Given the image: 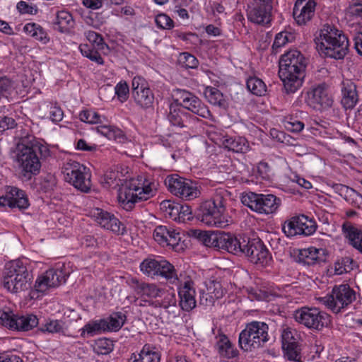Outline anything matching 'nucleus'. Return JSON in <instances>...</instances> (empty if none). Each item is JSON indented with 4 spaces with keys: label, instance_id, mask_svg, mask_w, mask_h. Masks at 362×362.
<instances>
[{
    "label": "nucleus",
    "instance_id": "nucleus-1",
    "mask_svg": "<svg viewBox=\"0 0 362 362\" xmlns=\"http://www.w3.org/2000/svg\"><path fill=\"white\" fill-rule=\"evenodd\" d=\"M308 59L297 49H291L281 55L279 62V76L285 92L296 93L305 77Z\"/></svg>",
    "mask_w": 362,
    "mask_h": 362
},
{
    "label": "nucleus",
    "instance_id": "nucleus-2",
    "mask_svg": "<svg viewBox=\"0 0 362 362\" xmlns=\"http://www.w3.org/2000/svg\"><path fill=\"white\" fill-rule=\"evenodd\" d=\"M28 142L16 147L15 157L18 163L21 175L25 180H29L33 175L40 173V160L45 159L50 155L48 146L42 142L29 145Z\"/></svg>",
    "mask_w": 362,
    "mask_h": 362
},
{
    "label": "nucleus",
    "instance_id": "nucleus-3",
    "mask_svg": "<svg viewBox=\"0 0 362 362\" xmlns=\"http://www.w3.org/2000/svg\"><path fill=\"white\" fill-rule=\"evenodd\" d=\"M154 183L146 180L131 179L127 180L118 190L120 206L126 211H132L136 203L153 197Z\"/></svg>",
    "mask_w": 362,
    "mask_h": 362
},
{
    "label": "nucleus",
    "instance_id": "nucleus-4",
    "mask_svg": "<svg viewBox=\"0 0 362 362\" xmlns=\"http://www.w3.org/2000/svg\"><path fill=\"white\" fill-rule=\"evenodd\" d=\"M227 200L221 194H215L199 206L197 219L208 226L225 228L231 221L226 208Z\"/></svg>",
    "mask_w": 362,
    "mask_h": 362
},
{
    "label": "nucleus",
    "instance_id": "nucleus-5",
    "mask_svg": "<svg viewBox=\"0 0 362 362\" xmlns=\"http://www.w3.org/2000/svg\"><path fill=\"white\" fill-rule=\"evenodd\" d=\"M269 325L261 321L254 320L247 323L239 334V346L245 351H253L262 348L270 341Z\"/></svg>",
    "mask_w": 362,
    "mask_h": 362
},
{
    "label": "nucleus",
    "instance_id": "nucleus-6",
    "mask_svg": "<svg viewBox=\"0 0 362 362\" xmlns=\"http://www.w3.org/2000/svg\"><path fill=\"white\" fill-rule=\"evenodd\" d=\"M32 274L27 262L21 259L12 261L6 267L4 286L12 293H19L31 287Z\"/></svg>",
    "mask_w": 362,
    "mask_h": 362
},
{
    "label": "nucleus",
    "instance_id": "nucleus-7",
    "mask_svg": "<svg viewBox=\"0 0 362 362\" xmlns=\"http://www.w3.org/2000/svg\"><path fill=\"white\" fill-rule=\"evenodd\" d=\"M198 238L206 247L224 250L238 256H241L242 243L245 240V238H238L233 234L223 231L211 233L200 231Z\"/></svg>",
    "mask_w": 362,
    "mask_h": 362
},
{
    "label": "nucleus",
    "instance_id": "nucleus-8",
    "mask_svg": "<svg viewBox=\"0 0 362 362\" xmlns=\"http://www.w3.org/2000/svg\"><path fill=\"white\" fill-rule=\"evenodd\" d=\"M62 173L66 182L75 188L87 193L91 187V173L90 169L80 163L69 160L64 163Z\"/></svg>",
    "mask_w": 362,
    "mask_h": 362
},
{
    "label": "nucleus",
    "instance_id": "nucleus-9",
    "mask_svg": "<svg viewBox=\"0 0 362 362\" xmlns=\"http://www.w3.org/2000/svg\"><path fill=\"white\" fill-rule=\"evenodd\" d=\"M356 300V293L349 284L334 286L331 294L322 298L323 304L337 314L346 310Z\"/></svg>",
    "mask_w": 362,
    "mask_h": 362
},
{
    "label": "nucleus",
    "instance_id": "nucleus-10",
    "mask_svg": "<svg viewBox=\"0 0 362 362\" xmlns=\"http://www.w3.org/2000/svg\"><path fill=\"white\" fill-rule=\"evenodd\" d=\"M293 317L298 323L317 331L331 323L330 315L317 308L302 307L294 311Z\"/></svg>",
    "mask_w": 362,
    "mask_h": 362
},
{
    "label": "nucleus",
    "instance_id": "nucleus-11",
    "mask_svg": "<svg viewBox=\"0 0 362 362\" xmlns=\"http://www.w3.org/2000/svg\"><path fill=\"white\" fill-rule=\"evenodd\" d=\"M139 268L144 274L151 278L159 276L170 284L178 281L174 266L165 259L146 258L141 262Z\"/></svg>",
    "mask_w": 362,
    "mask_h": 362
},
{
    "label": "nucleus",
    "instance_id": "nucleus-12",
    "mask_svg": "<svg viewBox=\"0 0 362 362\" xmlns=\"http://www.w3.org/2000/svg\"><path fill=\"white\" fill-rule=\"evenodd\" d=\"M242 203L259 214H272L281 204V199L272 194H263L249 192L243 195Z\"/></svg>",
    "mask_w": 362,
    "mask_h": 362
},
{
    "label": "nucleus",
    "instance_id": "nucleus-13",
    "mask_svg": "<svg viewBox=\"0 0 362 362\" xmlns=\"http://www.w3.org/2000/svg\"><path fill=\"white\" fill-rule=\"evenodd\" d=\"M164 182L173 194L182 199L192 200L200 194V191L195 182L182 177L177 174L168 175Z\"/></svg>",
    "mask_w": 362,
    "mask_h": 362
},
{
    "label": "nucleus",
    "instance_id": "nucleus-14",
    "mask_svg": "<svg viewBox=\"0 0 362 362\" xmlns=\"http://www.w3.org/2000/svg\"><path fill=\"white\" fill-rule=\"evenodd\" d=\"M177 98L175 103L204 119H211L212 115L209 107L195 94L185 89L177 88L175 90Z\"/></svg>",
    "mask_w": 362,
    "mask_h": 362
},
{
    "label": "nucleus",
    "instance_id": "nucleus-15",
    "mask_svg": "<svg viewBox=\"0 0 362 362\" xmlns=\"http://www.w3.org/2000/svg\"><path fill=\"white\" fill-rule=\"evenodd\" d=\"M241 256L247 257L255 264L267 265L272 261V256L266 245L259 238L243 240Z\"/></svg>",
    "mask_w": 362,
    "mask_h": 362
},
{
    "label": "nucleus",
    "instance_id": "nucleus-16",
    "mask_svg": "<svg viewBox=\"0 0 362 362\" xmlns=\"http://www.w3.org/2000/svg\"><path fill=\"white\" fill-rule=\"evenodd\" d=\"M0 323L11 329L26 332L39 326L40 320L33 314L18 315L11 311L0 310Z\"/></svg>",
    "mask_w": 362,
    "mask_h": 362
},
{
    "label": "nucleus",
    "instance_id": "nucleus-17",
    "mask_svg": "<svg viewBox=\"0 0 362 362\" xmlns=\"http://www.w3.org/2000/svg\"><path fill=\"white\" fill-rule=\"evenodd\" d=\"M315 221L305 215L292 217L282 226V230L287 237L296 235L309 236L317 230Z\"/></svg>",
    "mask_w": 362,
    "mask_h": 362
},
{
    "label": "nucleus",
    "instance_id": "nucleus-18",
    "mask_svg": "<svg viewBox=\"0 0 362 362\" xmlns=\"http://www.w3.org/2000/svg\"><path fill=\"white\" fill-rule=\"evenodd\" d=\"M305 102L313 109L321 110L331 107L334 101L328 85L321 83L311 86L307 91Z\"/></svg>",
    "mask_w": 362,
    "mask_h": 362
},
{
    "label": "nucleus",
    "instance_id": "nucleus-19",
    "mask_svg": "<svg viewBox=\"0 0 362 362\" xmlns=\"http://www.w3.org/2000/svg\"><path fill=\"white\" fill-rule=\"evenodd\" d=\"M273 0H252L248 5V20L255 24L266 25L271 23Z\"/></svg>",
    "mask_w": 362,
    "mask_h": 362
},
{
    "label": "nucleus",
    "instance_id": "nucleus-20",
    "mask_svg": "<svg viewBox=\"0 0 362 362\" xmlns=\"http://www.w3.org/2000/svg\"><path fill=\"white\" fill-rule=\"evenodd\" d=\"M175 284L177 285L180 298L179 307L180 309L185 312L192 310L197 305L194 281L189 276H186L183 279L178 278V281Z\"/></svg>",
    "mask_w": 362,
    "mask_h": 362
},
{
    "label": "nucleus",
    "instance_id": "nucleus-21",
    "mask_svg": "<svg viewBox=\"0 0 362 362\" xmlns=\"http://www.w3.org/2000/svg\"><path fill=\"white\" fill-rule=\"evenodd\" d=\"M132 85V94L136 104L142 109L152 107L154 94L149 88L148 82L141 76H134Z\"/></svg>",
    "mask_w": 362,
    "mask_h": 362
},
{
    "label": "nucleus",
    "instance_id": "nucleus-22",
    "mask_svg": "<svg viewBox=\"0 0 362 362\" xmlns=\"http://www.w3.org/2000/svg\"><path fill=\"white\" fill-rule=\"evenodd\" d=\"M94 221L103 228L112 232L117 235H122L126 233V227L113 214L96 208L92 211Z\"/></svg>",
    "mask_w": 362,
    "mask_h": 362
},
{
    "label": "nucleus",
    "instance_id": "nucleus-23",
    "mask_svg": "<svg viewBox=\"0 0 362 362\" xmlns=\"http://www.w3.org/2000/svg\"><path fill=\"white\" fill-rule=\"evenodd\" d=\"M170 123L175 127L185 128L188 131L194 132L199 119L197 117L182 109L180 107L171 105L168 115Z\"/></svg>",
    "mask_w": 362,
    "mask_h": 362
},
{
    "label": "nucleus",
    "instance_id": "nucleus-24",
    "mask_svg": "<svg viewBox=\"0 0 362 362\" xmlns=\"http://www.w3.org/2000/svg\"><path fill=\"white\" fill-rule=\"evenodd\" d=\"M68 276L69 274L62 269H50L37 279L34 286L37 292L43 293L49 288L65 283Z\"/></svg>",
    "mask_w": 362,
    "mask_h": 362
},
{
    "label": "nucleus",
    "instance_id": "nucleus-25",
    "mask_svg": "<svg viewBox=\"0 0 362 362\" xmlns=\"http://www.w3.org/2000/svg\"><path fill=\"white\" fill-rule=\"evenodd\" d=\"M209 139L216 144H222L225 148L235 153H246L249 150L247 139L242 136H229L228 135L218 134L213 131L209 132Z\"/></svg>",
    "mask_w": 362,
    "mask_h": 362
},
{
    "label": "nucleus",
    "instance_id": "nucleus-26",
    "mask_svg": "<svg viewBox=\"0 0 362 362\" xmlns=\"http://www.w3.org/2000/svg\"><path fill=\"white\" fill-rule=\"evenodd\" d=\"M322 40L329 45H349L348 37L343 32L328 24L323 26L319 35L314 39L316 45H325Z\"/></svg>",
    "mask_w": 362,
    "mask_h": 362
},
{
    "label": "nucleus",
    "instance_id": "nucleus-27",
    "mask_svg": "<svg viewBox=\"0 0 362 362\" xmlns=\"http://www.w3.org/2000/svg\"><path fill=\"white\" fill-rule=\"evenodd\" d=\"M29 201L23 190L16 187H8L6 193L0 196V206H8L10 208L25 209L29 206Z\"/></svg>",
    "mask_w": 362,
    "mask_h": 362
},
{
    "label": "nucleus",
    "instance_id": "nucleus-28",
    "mask_svg": "<svg viewBox=\"0 0 362 362\" xmlns=\"http://www.w3.org/2000/svg\"><path fill=\"white\" fill-rule=\"evenodd\" d=\"M162 298L160 300H156L155 301L148 300H141L145 303H148L149 305H152L155 308H163L168 313L173 314L174 316H177L179 314L180 307L177 305V300L175 290L171 288L170 290H165L163 288V293H162Z\"/></svg>",
    "mask_w": 362,
    "mask_h": 362
},
{
    "label": "nucleus",
    "instance_id": "nucleus-29",
    "mask_svg": "<svg viewBox=\"0 0 362 362\" xmlns=\"http://www.w3.org/2000/svg\"><path fill=\"white\" fill-rule=\"evenodd\" d=\"M340 102L346 110L353 109L358 101L356 85L350 79H343L339 84Z\"/></svg>",
    "mask_w": 362,
    "mask_h": 362
},
{
    "label": "nucleus",
    "instance_id": "nucleus-30",
    "mask_svg": "<svg viewBox=\"0 0 362 362\" xmlns=\"http://www.w3.org/2000/svg\"><path fill=\"white\" fill-rule=\"evenodd\" d=\"M153 238L162 246L175 247L180 240V233L166 226H158L153 231Z\"/></svg>",
    "mask_w": 362,
    "mask_h": 362
},
{
    "label": "nucleus",
    "instance_id": "nucleus-31",
    "mask_svg": "<svg viewBox=\"0 0 362 362\" xmlns=\"http://www.w3.org/2000/svg\"><path fill=\"white\" fill-rule=\"evenodd\" d=\"M127 282L129 286L141 296L157 298H160L163 293V288L158 287L155 284L140 281L136 278H131Z\"/></svg>",
    "mask_w": 362,
    "mask_h": 362
},
{
    "label": "nucleus",
    "instance_id": "nucleus-32",
    "mask_svg": "<svg viewBox=\"0 0 362 362\" xmlns=\"http://www.w3.org/2000/svg\"><path fill=\"white\" fill-rule=\"evenodd\" d=\"M215 334V348L221 357L226 358H233L238 355V351L235 349L228 337L223 333L221 329H217L216 333L213 329Z\"/></svg>",
    "mask_w": 362,
    "mask_h": 362
},
{
    "label": "nucleus",
    "instance_id": "nucleus-33",
    "mask_svg": "<svg viewBox=\"0 0 362 362\" xmlns=\"http://www.w3.org/2000/svg\"><path fill=\"white\" fill-rule=\"evenodd\" d=\"M325 250L310 247L299 250L296 260L303 264L313 265L324 262L325 260Z\"/></svg>",
    "mask_w": 362,
    "mask_h": 362
},
{
    "label": "nucleus",
    "instance_id": "nucleus-34",
    "mask_svg": "<svg viewBox=\"0 0 362 362\" xmlns=\"http://www.w3.org/2000/svg\"><path fill=\"white\" fill-rule=\"evenodd\" d=\"M161 355L157 349L146 344L139 351L131 354L127 362H160Z\"/></svg>",
    "mask_w": 362,
    "mask_h": 362
},
{
    "label": "nucleus",
    "instance_id": "nucleus-35",
    "mask_svg": "<svg viewBox=\"0 0 362 362\" xmlns=\"http://www.w3.org/2000/svg\"><path fill=\"white\" fill-rule=\"evenodd\" d=\"M341 230L349 244L362 255V230L349 221L342 224Z\"/></svg>",
    "mask_w": 362,
    "mask_h": 362
},
{
    "label": "nucleus",
    "instance_id": "nucleus-36",
    "mask_svg": "<svg viewBox=\"0 0 362 362\" xmlns=\"http://www.w3.org/2000/svg\"><path fill=\"white\" fill-rule=\"evenodd\" d=\"M66 324L62 320L51 318L45 319L40 322L37 330L42 333L65 334Z\"/></svg>",
    "mask_w": 362,
    "mask_h": 362
},
{
    "label": "nucleus",
    "instance_id": "nucleus-37",
    "mask_svg": "<svg viewBox=\"0 0 362 362\" xmlns=\"http://www.w3.org/2000/svg\"><path fill=\"white\" fill-rule=\"evenodd\" d=\"M105 320V328L106 332H117L124 325L127 320V315L122 312H115L110 315Z\"/></svg>",
    "mask_w": 362,
    "mask_h": 362
},
{
    "label": "nucleus",
    "instance_id": "nucleus-38",
    "mask_svg": "<svg viewBox=\"0 0 362 362\" xmlns=\"http://www.w3.org/2000/svg\"><path fill=\"white\" fill-rule=\"evenodd\" d=\"M105 320L90 321L86 323L81 329V336L83 338L93 337L96 334L105 332Z\"/></svg>",
    "mask_w": 362,
    "mask_h": 362
},
{
    "label": "nucleus",
    "instance_id": "nucleus-39",
    "mask_svg": "<svg viewBox=\"0 0 362 362\" xmlns=\"http://www.w3.org/2000/svg\"><path fill=\"white\" fill-rule=\"evenodd\" d=\"M74 25L71 14L65 11L57 12L54 29L61 33H68Z\"/></svg>",
    "mask_w": 362,
    "mask_h": 362
},
{
    "label": "nucleus",
    "instance_id": "nucleus-40",
    "mask_svg": "<svg viewBox=\"0 0 362 362\" xmlns=\"http://www.w3.org/2000/svg\"><path fill=\"white\" fill-rule=\"evenodd\" d=\"M315 10V8L311 7L310 4L306 7L305 6H300L297 8L295 4L293 9V15L298 25H305L308 21L311 20L314 15Z\"/></svg>",
    "mask_w": 362,
    "mask_h": 362
},
{
    "label": "nucleus",
    "instance_id": "nucleus-41",
    "mask_svg": "<svg viewBox=\"0 0 362 362\" xmlns=\"http://www.w3.org/2000/svg\"><path fill=\"white\" fill-rule=\"evenodd\" d=\"M16 136L18 138V141L17 142L16 147H18L20 145L25 144L26 141L28 142V146L37 142L43 141L31 134V131L28 127H23V126H21L17 127Z\"/></svg>",
    "mask_w": 362,
    "mask_h": 362
},
{
    "label": "nucleus",
    "instance_id": "nucleus-42",
    "mask_svg": "<svg viewBox=\"0 0 362 362\" xmlns=\"http://www.w3.org/2000/svg\"><path fill=\"white\" fill-rule=\"evenodd\" d=\"M247 90L252 94L262 96L267 93V86L264 82L257 76H251L247 79Z\"/></svg>",
    "mask_w": 362,
    "mask_h": 362
},
{
    "label": "nucleus",
    "instance_id": "nucleus-43",
    "mask_svg": "<svg viewBox=\"0 0 362 362\" xmlns=\"http://www.w3.org/2000/svg\"><path fill=\"white\" fill-rule=\"evenodd\" d=\"M97 132L110 140H118L121 142L124 139L122 131L113 126H98L97 127Z\"/></svg>",
    "mask_w": 362,
    "mask_h": 362
},
{
    "label": "nucleus",
    "instance_id": "nucleus-44",
    "mask_svg": "<svg viewBox=\"0 0 362 362\" xmlns=\"http://www.w3.org/2000/svg\"><path fill=\"white\" fill-rule=\"evenodd\" d=\"M105 47H78L83 56L98 64H103L104 61L101 55Z\"/></svg>",
    "mask_w": 362,
    "mask_h": 362
},
{
    "label": "nucleus",
    "instance_id": "nucleus-45",
    "mask_svg": "<svg viewBox=\"0 0 362 362\" xmlns=\"http://www.w3.org/2000/svg\"><path fill=\"white\" fill-rule=\"evenodd\" d=\"M318 52L327 57L342 59L348 52V47H320Z\"/></svg>",
    "mask_w": 362,
    "mask_h": 362
},
{
    "label": "nucleus",
    "instance_id": "nucleus-46",
    "mask_svg": "<svg viewBox=\"0 0 362 362\" xmlns=\"http://www.w3.org/2000/svg\"><path fill=\"white\" fill-rule=\"evenodd\" d=\"M204 95L211 104L222 107L225 105L223 93L216 88L207 87L204 90Z\"/></svg>",
    "mask_w": 362,
    "mask_h": 362
},
{
    "label": "nucleus",
    "instance_id": "nucleus-47",
    "mask_svg": "<svg viewBox=\"0 0 362 362\" xmlns=\"http://www.w3.org/2000/svg\"><path fill=\"white\" fill-rule=\"evenodd\" d=\"M179 203L172 200H163L160 204V209L167 216L176 221L179 216L178 213Z\"/></svg>",
    "mask_w": 362,
    "mask_h": 362
},
{
    "label": "nucleus",
    "instance_id": "nucleus-48",
    "mask_svg": "<svg viewBox=\"0 0 362 362\" xmlns=\"http://www.w3.org/2000/svg\"><path fill=\"white\" fill-rule=\"evenodd\" d=\"M93 349L94 352L98 355H106L113 350V344L109 339L100 338L95 341Z\"/></svg>",
    "mask_w": 362,
    "mask_h": 362
},
{
    "label": "nucleus",
    "instance_id": "nucleus-49",
    "mask_svg": "<svg viewBox=\"0 0 362 362\" xmlns=\"http://www.w3.org/2000/svg\"><path fill=\"white\" fill-rule=\"evenodd\" d=\"M354 262L349 257H342L334 263V271L337 275L350 272L354 269Z\"/></svg>",
    "mask_w": 362,
    "mask_h": 362
},
{
    "label": "nucleus",
    "instance_id": "nucleus-50",
    "mask_svg": "<svg viewBox=\"0 0 362 362\" xmlns=\"http://www.w3.org/2000/svg\"><path fill=\"white\" fill-rule=\"evenodd\" d=\"M284 352V356L289 361L295 362H302L300 356V349L298 344H291L282 346Z\"/></svg>",
    "mask_w": 362,
    "mask_h": 362
},
{
    "label": "nucleus",
    "instance_id": "nucleus-51",
    "mask_svg": "<svg viewBox=\"0 0 362 362\" xmlns=\"http://www.w3.org/2000/svg\"><path fill=\"white\" fill-rule=\"evenodd\" d=\"M57 180L56 177L51 173H48L41 177L40 182V189L44 192L53 191L57 186Z\"/></svg>",
    "mask_w": 362,
    "mask_h": 362
},
{
    "label": "nucleus",
    "instance_id": "nucleus-52",
    "mask_svg": "<svg viewBox=\"0 0 362 362\" xmlns=\"http://www.w3.org/2000/svg\"><path fill=\"white\" fill-rule=\"evenodd\" d=\"M297 332L296 329L288 327H283L281 329L282 346L297 344Z\"/></svg>",
    "mask_w": 362,
    "mask_h": 362
},
{
    "label": "nucleus",
    "instance_id": "nucleus-53",
    "mask_svg": "<svg viewBox=\"0 0 362 362\" xmlns=\"http://www.w3.org/2000/svg\"><path fill=\"white\" fill-rule=\"evenodd\" d=\"M344 199L355 208L362 207V195L351 187L346 191Z\"/></svg>",
    "mask_w": 362,
    "mask_h": 362
},
{
    "label": "nucleus",
    "instance_id": "nucleus-54",
    "mask_svg": "<svg viewBox=\"0 0 362 362\" xmlns=\"http://www.w3.org/2000/svg\"><path fill=\"white\" fill-rule=\"evenodd\" d=\"M296 35L295 33L283 31L275 36L272 45H286L287 43L296 42Z\"/></svg>",
    "mask_w": 362,
    "mask_h": 362
},
{
    "label": "nucleus",
    "instance_id": "nucleus-55",
    "mask_svg": "<svg viewBox=\"0 0 362 362\" xmlns=\"http://www.w3.org/2000/svg\"><path fill=\"white\" fill-rule=\"evenodd\" d=\"M179 64L186 69H194L198 66L197 58L188 52L180 54L178 59Z\"/></svg>",
    "mask_w": 362,
    "mask_h": 362
},
{
    "label": "nucleus",
    "instance_id": "nucleus-56",
    "mask_svg": "<svg viewBox=\"0 0 362 362\" xmlns=\"http://www.w3.org/2000/svg\"><path fill=\"white\" fill-rule=\"evenodd\" d=\"M14 90V83L9 78L4 76L0 78V99L1 97L7 98Z\"/></svg>",
    "mask_w": 362,
    "mask_h": 362
},
{
    "label": "nucleus",
    "instance_id": "nucleus-57",
    "mask_svg": "<svg viewBox=\"0 0 362 362\" xmlns=\"http://www.w3.org/2000/svg\"><path fill=\"white\" fill-rule=\"evenodd\" d=\"M206 290L211 293L216 300L223 297L224 291L221 284L217 281H209L206 284Z\"/></svg>",
    "mask_w": 362,
    "mask_h": 362
},
{
    "label": "nucleus",
    "instance_id": "nucleus-58",
    "mask_svg": "<svg viewBox=\"0 0 362 362\" xmlns=\"http://www.w3.org/2000/svg\"><path fill=\"white\" fill-rule=\"evenodd\" d=\"M115 95L117 99L124 103L129 98V88L126 81L119 82L115 87Z\"/></svg>",
    "mask_w": 362,
    "mask_h": 362
},
{
    "label": "nucleus",
    "instance_id": "nucleus-59",
    "mask_svg": "<svg viewBox=\"0 0 362 362\" xmlns=\"http://www.w3.org/2000/svg\"><path fill=\"white\" fill-rule=\"evenodd\" d=\"M81 121L83 122L96 124L100 122V115L93 110H83L79 114Z\"/></svg>",
    "mask_w": 362,
    "mask_h": 362
},
{
    "label": "nucleus",
    "instance_id": "nucleus-60",
    "mask_svg": "<svg viewBox=\"0 0 362 362\" xmlns=\"http://www.w3.org/2000/svg\"><path fill=\"white\" fill-rule=\"evenodd\" d=\"M155 23L161 29H171L174 27L173 21L165 13L158 14L155 18Z\"/></svg>",
    "mask_w": 362,
    "mask_h": 362
},
{
    "label": "nucleus",
    "instance_id": "nucleus-61",
    "mask_svg": "<svg viewBox=\"0 0 362 362\" xmlns=\"http://www.w3.org/2000/svg\"><path fill=\"white\" fill-rule=\"evenodd\" d=\"M284 127L288 131L297 133L303 130L304 124L294 117H289L285 119Z\"/></svg>",
    "mask_w": 362,
    "mask_h": 362
},
{
    "label": "nucleus",
    "instance_id": "nucleus-62",
    "mask_svg": "<svg viewBox=\"0 0 362 362\" xmlns=\"http://www.w3.org/2000/svg\"><path fill=\"white\" fill-rule=\"evenodd\" d=\"M175 34L177 37L182 40L185 44L197 45L201 41L198 35L194 33H179L176 31Z\"/></svg>",
    "mask_w": 362,
    "mask_h": 362
},
{
    "label": "nucleus",
    "instance_id": "nucleus-63",
    "mask_svg": "<svg viewBox=\"0 0 362 362\" xmlns=\"http://www.w3.org/2000/svg\"><path fill=\"white\" fill-rule=\"evenodd\" d=\"M257 175L264 180H270L272 176V170L268 163L261 161L257 166Z\"/></svg>",
    "mask_w": 362,
    "mask_h": 362
},
{
    "label": "nucleus",
    "instance_id": "nucleus-64",
    "mask_svg": "<svg viewBox=\"0 0 362 362\" xmlns=\"http://www.w3.org/2000/svg\"><path fill=\"white\" fill-rule=\"evenodd\" d=\"M84 37L91 45H107L104 42L103 36L95 31L88 30L84 32Z\"/></svg>",
    "mask_w": 362,
    "mask_h": 362
}]
</instances>
